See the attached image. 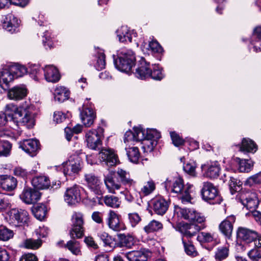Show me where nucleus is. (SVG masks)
<instances>
[{
	"label": "nucleus",
	"mask_w": 261,
	"mask_h": 261,
	"mask_svg": "<svg viewBox=\"0 0 261 261\" xmlns=\"http://www.w3.org/2000/svg\"><path fill=\"white\" fill-rule=\"evenodd\" d=\"M9 67L14 79L21 77L28 72V69L24 66L18 64L11 65Z\"/></svg>",
	"instance_id": "37"
},
{
	"label": "nucleus",
	"mask_w": 261,
	"mask_h": 261,
	"mask_svg": "<svg viewBox=\"0 0 261 261\" xmlns=\"http://www.w3.org/2000/svg\"><path fill=\"white\" fill-rule=\"evenodd\" d=\"M32 184L37 189H44L49 188L50 181L45 176H39L32 179Z\"/></svg>",
	"instance_id": "32"
},
{
	"label": "nucleus",
	"mask_w": 261,
	"mask_h": 261,
	"mask_svg": "<svg viewBox=\"0 0 261 261\" xmlns=\"http://www.w3.org/2000/svg\"><path fill=\"white\" fill-rule=\"evenodd\" d=\"M258 237L257 232L244 227H239L237 230V237L247 243L255 240Z\"/></svg>",
	"instance_id": "23"
},
{
	"label": "nucleus",
	"mask_w": 261,
	"mask_h": 261,
	"mask_svg": "<svg viewBox=\"0 0 261 261\" xmlns=\"http://www.w3.org/2000/svg\"><path fill=\"white\" fill-rule=\"evenodd\" d=\"M120 217L114 211L111 210L109 211L106 221L110 229L116 231H119L124 228V224L120 220Z\"/></svg>",
	"instance_id": "16"
},
{
	"label": "nucleus",
	"mask_w": 261,
	"mask_h": 261,
	"mask_svg": "<svg viewBox=\"0 0 261 261\" xmlns=\"http://www.w3.org/2000/svg\"><path fill=\"white\" fill-rule=\"evenodd\" d=\"M54 98L56 101L62 102L68 99L69 91L64 87H57L54 91Z\"/></svg>",
	"instance_id": "33"
},
{
	"label": "nucleus",
	"mask_w": 261,
	"mask_h": 261,
	"mask_svg": "<svg viewBox=\"0 0 261 261\" xmlns=\"http://www.w3.org/2000/svg\"><path fill=\"white\" fill-rule=\"evenodd\" d=\"M156 145V142L155 141L147 138L145 139L142 141V148L144 150V152L152 151Z\"/></svg>",
	"instance_id": "52"
},
{
	"label": "nucleus",
	"mask_w": 261,
	"mask_h": 261,
	"mask_svg": "<svg viewBox=\"0 0 261 261\" xmlns=\"http://www.w3.org/2000/svg\"><path fill=\"white\" fill-rule=\"evenodd\" d=\"M123 255L128 261H147V256L143 249L133 250L124 253Z\"/></svg>",
	"instance_id": "30"
},
{
	"label": "nucleus",
	"mask_w": 261,
	"mask_h": 261,
	"mask_svg": "<svg viewBox=\"0 0 261 261\" xmlns=\"http://www.w3.org/2000/svg\"><path fill=\"white\" fill-rule=\"evenodd\" d=\"M11 144L7 141H0V156H7L10 154Z\"/></svg>",
	"instance_id": "49"
},
{
	"label": "nucleus",
	"mask_w": 261,
	"mask_h": 261,
	"mask_svg": "<svg viewBox=\"0 0 261 261\" xmlns=\"http://www.w3.org/2000/svg\"><path fill=\"white\" fill-rule=\"evenodd\" d=\"M42 69L39 65L34 64L30 66L29 73L30 75L35 81H38L41 77V71Z\"/></svg>",
	"instance_id": "44"
},
{
	"label": "nucleus",
	"mask_w": 261,
	"mask_h": 261,
	"mask_svg": "<svg viewBox=\"0 0 261 261\" xmlns=\"http://www.w3.org/2000/svg\"><path fill=\"white\" fill-rule=\"evenodd\" d=\"M136 58L132 50L121 51L117 59H114V64L119 70L129 73L135 65Z\"/></svg>",
	"instance_id": "5"
},
{
	"label": "nucleus",
	"mask_w": 261,
	"mask_h": 261,
	"mask_svg": "<svg viewBox=\"0 0 261 261\" xmlns=\"http://www.w3.org/2000/svg\"><path fill=\"white\" fill-rule=\"evenodd\" d=\"M104 182L110 193L115 194V191L120 190L121 188V185L119 183L116 182L111 175L106 176L104 178Z\"/></svg>",
	"instance_id": "34"
},
{
	"label": "nucleus",
	"mask_w": 261,
	"mask_h": 261,
	"mask_svg": "<svg viewBox=\"0 0 261 261\" xmlns=\"http://www.w3.org/2000/svg\"><path fill=\"white\" fill-rule=\"evenodd\" d=\"M170 137L171 138L173 144L175 146H179L184 144L183 139L175 132H170Z\"/></svg>",
	"instance_id": "61"
},
{
	"label": "nucleus",
	"mask_w": 261,
	"mask_h": 261,
	"mask_svg": "<svg viewBox=\"0 0 261 261\" xmlns=\"http://www.w3.org/2000/svg\"><path fill=\"white\" fill-rule=\"evenodd\" d=\"M197 239L201 242H211L214 239V234L207 232H201L199 233Z\"/></svg>",
	"instance_id": "53"
},
{
	"label": "nucleus",
	"mask_w": 261,
	"mask_h": 261,
	"mask_svg": "<svg viewBox=\"0 0 261 261\" xmlns=\"http://www.w3.org/2000/svg\"><path fill=\"white\" fill-rule=\"evenodd\" d=\"M33 213L37 219L42 220L46 216L47 213L46 207L43 204L37 205L33 208Z\"/></svg>",
	"instance_id": "45"
},
{
	"label": "nucleus",
	"mask_w": 261,
	"mask_h": 261,
	"mask_svg": "<svg viewBox=\"0 0 261 261\" xmlns=\"http://www.w3.org/2000/svg\"><path fill=\"white\" fill-rule=\"evenodd\" d=\"M184 171L188 174L192 175H195V165L194 163H188L183 167Z\"/></svg>",
	"instance_id": "64"
},
{
	"label": "nucleus",
	"mask_w": 261,
	"mask_h": 261,
	"mask_svg": "<svg viewBox=\"0 0 261 261\" xmlns=\"http://www.w3.org/2000/svg\"><path fill=\"white\" fill-rule=\"evenodd\" d=\"M80 115L82 121L86 127L92 125L96 118V113L91 104L88 106L84 103Z\"/></svg>",
	"instance_id": "14"
},
{
	"label": "nucleus",
	"mask_w": 261,
	"mask_h": 261,
	"mask_svg": "<svg viewBox=\"0 0 261 261\" xmlns=\"http://www.w3.org/2000/svg\"><path fill=\"white\" fill-rule=\"evenodd\" d=\"M101 161L105 162L108 166H113L118 163L117 155L113 150L109 148H102L99 153Z\"/></svg>",
	"instance_id": "13"
},
{
	"label": "nucleus",
	"mask_w": 261,
	"mask_h": 261,
	"mask_svg": "<svg viewBox=\"0 0 261 261\" xmlns=\"http://www.w3.org/2000/svg\"><path fill=\"white\" fill-rule=\"evenodd\" d=\"M149 76L155 80H161L164 76L162 68L158 65H152Z\"/></svg>",
	"instance_id": "47"
},
{
	"label": "nucleus",
	"mask_w": 261,
	"mask_h": 261,
	"mask_svg": "<svg viewBox=\"0 0 261 261\" xmlns=\"http://www.w3.org/2000/svg\"><path fill=\"white\" fill-rule=\"evenodd\" d=\"M233 216L227 217L219 224V228L221 232L227 238L231 236L233 230V224L235 222Z\"/></svg>",
	"instance_id": "19"
},
{
	"label": "nucleus",
	"mask_w": 261,
	"mask_h": 261,
	"mask_svg": "<svg viewBox=\"0 0 261 261\" xmlns=\"http://www.w3.org/2000/svg\"><path fill=\"white\" fill-rule=\"evenodd\" d=\"M13 173L15 176L23 178H26L28 175V172L27 170L21 167H15L14 169Z\"/></svg>",
	"instance_id": "63"
},
{
	"label": "nucleus",
	"mask_w": 261,
	"mask_h": 261,
	"mask_svg": "<svg viewBox=\"0 0 261 261\" xmlns=\"http://www.w3.org/2000/svg\"><path fill=\"white\" fill-rule=\"evenodd\" d=\"M253 162L250 160H240L239 163V170L241 172H248L253 167Z\"/></svg>",
	"instance_id": "46"
},
{
	"label": "nucleus",
	"mask_w": 261,
	"mask_h": 261,
	"mask_svg": "<svg viewBox=\"0 0 261 261\" xmlns=\"http://www.w3.org/2000/svg\"><path fill=\"white\" fill-rule=\"evenodd\" d=\"M202 199L211 204H220L222 198L217 188L210 182H204L201 190Z\"/></svg>",
	"instance_id": "7"
},
{
	"label": "nucleus",
	"mask_w": 261,
	"mask_h": 261,
	"mask_svg": "<svg viewBox=\"0 0 261 261\" xmlns=\"http://www.w3.org/2000/svg\"><path fill=\"white\" fill-rule=\"evenodd\" d=\"M117 36L119 41L121 42H131L133 37L136 36V33L134 30H130L127 26H122L116 31Z\"/></svg>",
	"instance_id": "22"
},
{
	"label": "nucleus",
	"mask_w": 261,
	"mask_h": 261,
	"mask_svg": "<svg viewBox=\"0 0 261 261\" xmlns=\"http://www.w3.org/2000/svg\"><path fill=\"white\" fill-rule=\"evenodd\" d=\"M13 231L5 226H0V240L7 241L13 237Z\"/></svg>",
	"instance_id": "51"
},
{
	"label": "nucleus",
	"mask_w": 261,
	"mask_h": 261,
	"mask_svg": "<svg viewBox=\"0 0 261 261\" xmlns=\"http://www.w3.org/2000/svg\"><path fill=\"white\" fill-rule=\"evenodd\" d=\"M105 55L103 53L98 54L95 68L97 70H100L105 68Z\"/></svg>",
	"instance_id": "59"
},
{
	"label": "nucleus",
	"mask_w": 261,
	"mask_h": 261,
	"mask_svg": "<svg viewBox=\"0 0 261 261\" xmlns=\"http://www.w3.org/2000/svg\"><path fill=\"white\" fill-rule=\"evenodd\" d=\"M248 255L251 261H261V248L254 247L248 252ZM237 259L238 261H246L239 257Z\"/></svg>",
	"instance_id": "41"
},
{
	"label": "nucleus",
	"mask_w": 261,
	"mask_h": 261,
	"mask_svg": "<svg viewBox=\"0 0 261 261\" xmlns=\"http://www.w3.org/2000/svg\"><path fill=\"white\" fill-rule=\"evenodd\" d=\"M116 174L117 180L120 181L122 185L126 187V189L127 188H135L136 182L134 179L130 178L128 173L121 169H119L117 171Z\"/></svg>",
	"instance_id": "21"
},
{
	"label": "nucleus",
	"mask_w": 261,
	"mask_h": 261,
	"mask_svg": "<svg viewBox=\"0 0 261 261\" xmlns=\"http://www.w3.org/2000/svg\"><path fill=\"white\" fill-rule=\"evenodd\" d=\"M17 181L15 178L7 175H0V185L4 190L11 191L17 186Z\"/></svg>",
	"instance_id": "24"
},
{
	"label": "nucleus",
	"mask_w": 261,
	"mask_h": 261,
	"mask_svg": "<svg viewBox=\"0 0 261 261\" xmlns=\"http://www.w3.org/2000/svg\"><path fill=\"white\" fill-rule=\"evenodd\" d=\"M118 237L119 245L121 247L130 248L134 244V238L129 234H119Z\"/></svg>",
	"instance_id": "36"
},
{
	"label": "nucleus",
	"mask_w": 261,
	"mask_h": 261,
	"mask_svg": "<svg viewBox=\"0 0 261 261\" xmlns=\"http://www.w3.org/2000/svg\"><path fill=\"white\" fill-rule=\"evenodd\" d=\"M228 249L226 247H220L217 248L215 253V259L217 261H221L228 255Z\"/></svg>",
	"instance_id": "48"
},
{
	"label": "nucleus",
	"mask_w": 261,
	"mask_h": 261,
	"mask_svg": "<svg viewBox=\"0 0 261 261\" xmlns=\"http://www.w3.org/2000/svg\"><path fill=\"white\" fill-rule=\"evenodd\" d=\"M98 237L103 242L105 246H112L113 240L108 233L105 231H100L98 233Z\"/></svg>",
	"instance_id": "55"
},
{
	"label": "nucleus",
	"mask_w": 261,
	"mask_h": 261,
	"mask_svg": "<svg viewBox=\"0 0 261 261\" xmlns=\"http://www.w3.org/2000/svg\"><path fill=\"white\" fill-rule=\"evenodd\" d=\"M63 172L67 177L73 179L83 168L81 158L76 154L71 155L68 160L62 164Z\"/></svg>",
	"instance_id": "4"
},
{
	"label": "nucleus",
	"mask_w": 261,
	"mask_h": 261,
	"mask_svg": "<svg viewBox=\"0 0 261 261\" xmlns=\"http://www.w3.org/2000/svg\"><path fill=\"white\" fill-rule=\"evenodd\" d=\"M151 69V68L149 67V63H147L144 59H142L140 61L138 67L136 69V76L141 79L149 77Z\"/></svg>",
	"instance_id": "28"
},
{
	"label": "nucleus",
	"mask_w": 261,
	"mask_h": 261,
	"mask_svg": "<svg viewBox=\"0 0 261 261\" xmlns=\"http://www.w3.org/2000/svg\"><path fill=\"white\" fill-rule=\"evenodd\" d=\"M202 225H198L195 224H189L184 223L179 227V231L182 234V242L184 246L186 253L190 256H195L197 254L194 246L189 239L196 235V234L202 228Z\"/></svg>",
	"instance_id": "3"
},
{
	"label": "nucleus",
	"mask_w": 261,
	"mask_h": 261,
	"mask_svg": "<svg viewBox=\"0 0 261 261\" xmlns=\"http://www.w3.org/2000/svg\"><path fill=\"white\" fill-rule=\"evenodd\" d=\"M127 155L130 162L137 163L140 157L139 149L137 147H132L125 148Z\"/></svg>",
	"instance_id": "39"
},
{
	"label": "nucleus",
	"mask_w": 261,
	"mask_h": 261,
	"mask_svg": "<svg viewBox=\"0 0 261 261\" xmlns=\"http://www.w3.org/2000/svg\"><path fill=\"white\" fill-rule=\"evenodd\" d=\"M104 129L100 126L97 129L88 130L85 135L86 142L88 148L99 149L102 144L101 139L103 137Z\"/></svg>",
	"instance_id": "9"
},
{
	"label": "nucleus",
	"mask_w": 261,
	"mask_h": 261,
	"mask_svg": "<svg viewBox=\"0 0 261 261\" xmlns=\"http://www.w3.org/2000/svg\"><path fill=\"white\" fill-rule=\"evenodd\" d=\"M10 217L20 225H28L29 215L28 212L25 210L13 208L10 212Z\"/></svg>",
	"instance_id": "18"
},
{
	"label": "nucleus",
	"mask_w": 261,
	"mask_h": 261,
	"mask_svg": "<svg viewBox=\"0 0 261 261\" xmlns=\"http://www.w3.org/2000/svg\"><path fill=\"white\" fill-rule=\"evenodd\" d=\"M84 215L80 212H74L71 216L72 228L69 234L71 239H79L84 235Z\"/></svg>",
	"instance_id": "10"
},
{
	"label": "nucleus",
	"mask_w": 261,
	"mask_h": 261,
	"mask_svg": "<svg viewBox=\"0 0 261 261\" xmlns=\"http://www.w3.org/2000/svg\"><path fill=\"white\" fill-rule=\"evenodd\" d=\"M103 201L107 206L113 208H118L121 204V201L119 198L113 195H107L105 196Z\"/></svg>",
	"instance_id": "40"
},
{
	"label": "nucleus",
	"mask_w": 261,
	"mask_h": 261,
	"mask_svg": "<svg viewBox=\"0 0 261 261\" xmlns=\"http://www.w3.org/2000/svg\"><path fill=\"white\" fill-rule=\"evenodd\" d=\"M20 147L31 156H35L39 149V142L36 139H27L20 142Z\"/></svg>",
	"instance_id": "17"
},
{
	"label": "nucleus",
	"mask_w": 261,
	"mask_h": 261,
	"mask_svg": "<svg viewBox=\"0 0 261 261\" xmlns=\"http://www.w3.org/2000/svg\"><path fill=\"white\" fill-rule=\"evenodd\" d=\"M87 198V192L80 186L74 185L67 189L64 194V200L69 205L79 202L82 198Z\"/></svg>",
	"instance_id": "8"
},
{
	"label": "nucleus",
	"mask_w": 261,
	"mask_h": 261,
	"mask_svg": "<svg viewBox=\"0 0 261 261\" xmlns=\"http://www.w3.org/2000/svg\"><path fill=\"white\" fill-rule=\"evenodd\" d=\"M41 197L40 193L34 189L25 187L20 195V199L27 204H34Z\"/></svg>",
	"instance_id": "15"
},
{
	"label": "nucleus",
	"mask_w": 261,
	"mask_h": 261,
	"mask_svg": "<svg viewBox=\"0 0 261 261\" xmlns=\"http://www.w3.org/2000/svg\"><path fill=\"white\" fill-rule=\"evenodd\" d=\"M14 79V75L10 71L9 66L0 71V86L4 90H7L9 88V83Z\"/></svg>",
	"instance_id": "25"
},
{
	"label": "nucleus",
	"mask_w": 261,
	"mask_h": 261,
	"mask_svg": "<svg viewBox=\"0 0 261 261\" xmlns=\"http://www.w3.org/2000/svg\"><path fill=\"white\" fill-rule=\"evenodd\" d=\"M128 219L132 227H135L141 221V218L137 213L128 214Z\"/></svg>",
	"instance_id": "62"
},
{
	"label": "nucleus",
	"mask_w": 261,
	"mask_h": 261,
	"mask_svg": "<svg viewBox=\"0 0 261 261\" xmlns=\"http://www.w3.org/2000/svg\"><path fill=\"white\" fill-rule=\"evenodd\" d=\"M163 224L158 221L152 220L143 227L144 231L147 234L160 230Z\"/></svg>",
	"instance_id": "38"
},
{
	"label": "nucleus",
	"mask_w": 261,
	"mask_h": 261,
	"mask_svg": "<svg viewBox=\"0 0 261 261\" xmlns=\"http://www.w3.org/2000/svg\"><path fill=\"white\" fill-rule=\"evenodd\" d=\"M84 179L87 187L95 194L101 196L103 194L104 190L102 182L94 173H85Z\"/></svg>",
	"instance_id": "11"
},
{
	"label": "nucleus",
	"mask_w": 261,
	"mask_h": 261,
	"mask_svg": "<svg viewBox=\"0 0 261 261\" xmlns=\"http://www.w3.org/2000/svg\"><path fill=\"white\" fill-rule=\"evenodd\" d=\"M155 189V185L152 181H149L145 184L141 189V192L144 196H147L150 194Z\"/></svg>",
	"instance_id": "56"
},
{
	"label": "nucleus",
	"mask_w": 261,
	"mask_h": 261,
	"mask_svg": "<svg viewBox=\"0 0 261 261\" xmlns=\"http://www.w3.org/2000/svg\"><path fill=\"white\" fill-rule=\"evenodd\" d=\"M31 109V107L17 108L15 105L10 103L6 105L5 112L2 114H5L9 120L22 123L30 128L35 124L34 115Z\"/></svg>",
	"instance_id": "1"
},
{
	"label": "nucleus",
	"mask_w": 261,
	"mask_h": 261,
	"mask_svg": "<svg viewBox=\"0 0 261 261\" xmlns=\"http://www.w3.org/2000/svg\"><path fill=\"white\" fill-rule=\"evenodd\" d=\"M236 199L250 211L247 214L248 216H251L252 212L256 211L255 209L258 206L259 201L255 192L242 191L237 195Z\"/></svg>",
	"instance_id": "6"
},
{
	"label": "nucleus",
	"mask_w": 261,
	"mask_h": 261,
	"mask_svg": "<svg viewBox=\"0 0 261 261\" xmlns=\"http://www.w3.org/2000/svg\"><path fill=\"white\" fill-rule=\"evenodd\" d=\"M164 185L167 191L170 190L172 192L179 194V199L183 204L191 202V197L189 190L192 186L187 185L186 187H185L183 179L181 177H176L173 179L167 178Z\"/></svg>",
	"instance_id": "2"
},
{
	"label": "nucleus",
	"mask_w": 261,
	"mask_h": 261,
	"mask_svg": "<svg viewBox=\"0 0 261 261\" xmlns=\"http://www.w3.org/2000/svg\"><path fill=\"white\" fill-rule=\"evenodd\" d=\"M27 94V90L24 86H16L10 89L8 93V97L11 99L20 100Z\"/></svg>",
	"instance_id": "29"
},
{
	"label": "nucleus",
	"mask_w": 261,
	"mask_h": 261,
	"mask_svg": "<svg viewBox=\"0 0 261 261\" xmlns=\"http://www.w3.org/2000/svg\"><path fill=\"white\" fill-rule=\"evenodd\" d=\"M261 41V25L256 26L253 30L252 35L250 38V43Z\"/></svg>",
	"instance_id": "58"
},
{
	"label": "nucleus",
	"mask_w": 261,
	"mask_h": 261,
	"mask_svg": "<svg viewBox=\"0 0 261 261\" xmlns=\"http://www.w3.org/2000/svg\"><path fill=\"white\" fill-rule=\"evenodd\" d=\"M136 142L142 141L146 139V130L141 127H134L133 128Z\"/></svg>",
	"instance_id": "54"
},
{
	"label": "nucleus",
	"mask_w": 261,
	"mask_h": 261,
	"mask_svg": "<svg viewBox=\"0 0 261 261\" xmlns=\"http://www.w3.org/2000/svg\"><path fill=\"white\" fill-rule=\"evenodd\" d=\"M203 170H206L205 174L210 178H216L219 175L220 167L218 162H213L201 166Z\"/></svg>",
	"instance_id": "27"
},
{
	"label": "nucleus",
	"mask_w": 261,
	"mask_h": 261,
	"mask_svg": "<svg viewBox=\"0 0 261 261\" xmlns=\"http://www.w3.org/2000/svg\"><path fill=\"white\" fill-rule=\"evenodd\" d=\"M152 209L159 215H163L169 207V202L162 197H157L152 201Z\"/></svg>",
	"instance_id": "20"
},
{
	"label": "nucleus",
	"mask_w": 261,
	"mask_h": 261,
	"mask_svg": "<svg viewBox=\"0 0 261 261\" xmlns=\"http://www.w3.org/2000/svg\"><path fill=\"white\" fill-rule=\"evenodd\" d=\"M40 239H27L23 242V246L27 249H37L42 245Z\"/></svg>",
	"instance_id": "43"
},
{
	"label": "nucleus",
	"mask_w": 261,
	"mask_h": 261,
	"mask_svg": "<svg viewBox=\"0 0 261 261\" xmlns=\"http://www.w3.org/2000/svg\"><path fill=\"white\" fill-rule=\"evenodd\" d=\"M45 79L48 82L55 83L60 78L58 70L53 65H46L43 69Z\"/></svg>",
	"instance_id": "26"
},
{
	"label": "nucleus",
	"mask_w": 261,
	"mask_h": 261,
	"mask_svg": "<svg viewBox=\"0 0 261 261\" xmlns=\"http://www.w3.org/2000/svg\"><path fill=\"white\" fill-rule=\"evenodd\" d=\"M7 21L4 23V28L11 33L15 32L19 27L18 19L14 15L10 14L6 17Z\"/></svg>",
	"instance_id": "31"
},
{
	"label": "nucleus",
	"mask_w": 261,
	"mask_h": 261,
	"mask_svg": "<svg viewBox=\"0 0 261 261\" xmlns=\"http://www.w3.org/2000/svg\"><path fill=\"white\" fill-rule=\"evenodd\" d=\"M68 241L65 245V247L73 254L79 255L80 252V242L76 241L75 239Z\"/></svg>",
	"instance_id": "42"
},
{
	"label": "nucleus",
	"mask_w": 261,
	"mask_h": 261,
	"mask_svg": "<svg viewBox=\"0 0 261 261\" xmlns=\"http://www.w3.org/2000/svg\"><path fill=\"white\" fill-rule=\"evenodd\" d=\"M179 209L178 212L181 215V217L185 219L191 221V224H195L199 225L198 224H201L204 221L205 218L200 213L197 212L193 208H184L178 207Z\"/></svg>",
	"instance_id": "12"
},
{
	"label": "nucleus",
	"mask_w": 261,
	"mask_h": 261,
	"mask_svg": "<svg viewBox=\"0 0 261 261\" xmlns=\"http://www.w3.org/2000/svg\"><path fill=\"white\" fill-rule=\"evenodd\" d=\"M240 149L241 151L254 153L257 150V146L252 140L244 138Z\"/></svg>",
	"instance_id": "35"
},
{
	"label": "nucleus",
	"mask_w": 261,
	"mask_h": 261,
	"mask_svg": "<svg viewBox=\"0 0 261 261\" xmlns=\"http://www.w3.org/2000/svg\"><path fill=\"white\" fill-rule=\"evenodd\" d=\"M146 138L154 140L157 142V140L161 137L160 133L155 129H147L146 130Z\"/></svg>",
	"instance_id": "57"
},
{
	"label": "nucleus",
	"mask_w": 261,
	"mask_h": 261,
	"mask_svg": "<svg viewBox=\"0 0 261 261\" xmlns=\"http://www.w3.org/2000/svg\"><path fill=\"white\" fill-rule=\"evenodd\" d=\"M245 185L250 187L255 185H261V172L248 178L245 182Z\"/></svg>",
	"instance_id": "50"
},
{
	"label": "nucleus",
	"mask_w": 261,
	"mask_h": 261,
	"mask_svg": "<svg viewBox=\"0 0 261 261\" xmlns=\"http://www.w3.org/2000/svg\"><path fill=\"white\" fill-rule=\"evenodd\" d=\"M148 46L153 53H161L163 51L162 46L156 40H153L149 42Z\"/></svg>",
	"instance_id": "60"
}]
</instances>
